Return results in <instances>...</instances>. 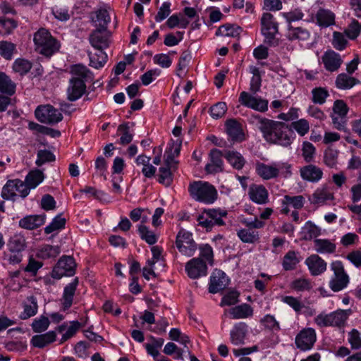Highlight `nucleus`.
<instances>
[{"instance_id": "obj_59", "label": "nucleus", "mask_w": 361, "mask_h": 361, "mask_svg": "<svg viewBox=\"0 0 361 361\" xmlns=\"http://www.w3.org/2000/svg\"><path fill=\"white\" fill-rule=\"evenodd\" d=\"M290 127L291 130L293 129L300 136L305 135L310 130L309 122L305 118L292 122Z\"/></svg>"}, {"instance_id": "obj_38", "label": "nucleus", "mask_w": 361, "mask_h": 361, "mask_svg": "<svg viewBox=\"0 0 361 361\" xmlns=\"http://www.w3.org/2000/svg\"><path fill=\"white\" fill-rule=\"evenodd\" d=\"M230 314L234 319H245L252 316L253 310L250 305L244 303L231 308Z\"/></svg>"}, {"instance_id": "obj_21", "label": "nucleus", "mask_w": 361, "mask_h": 361, "mask_svg": "<svg viewBox=\"0 0 361 361\" xmlns=\"http://www.w3.org/2000/svg\"><path fill=\"white\" fill-rule=\"evenodd\" d=\"M222 153L217 149L211 150L209 153V161L205 166V171L207 173L212 174L223 171Z\"/></svg>"}, {"instance_id": "obj_16", "label": "nucleus", "mask_w": 361, "mask_h": 361, "mask_svg": "<svg viewBox=\"0 0 361 361\" xmlns=\"http://www.w3.org/2000/svg\"><path fill=\"white\" fill-rule=\"evenodd\" d=\"M281 212L287 214L290 211V207L295 209H300L304 207L305 200L302 195H285L281 200Z\"/></svg>"}, {"instance_id": "obj_41", "label": "nucleus", "mask_w": 361, "mask_h": 361, "mask_svg": "<svg viewBox=\"0 0 361 361\" xmlns=\"http://www.w3.org/2000/svg\"><path fill=\"white\" fill-rule=\"evenodd\" d=\"M310 32L306 29L300 27H294L288 25L287 36L290 40L306 41L310 37Z\"/></svg>"}, {"instance_id": "obj_49", "label": "nucleus", "mask_w": 361, "mask_h": 361, "mask_svg": "<svg viewBox=\"0 0 361 361\" xmlns=\"http://www.w3.org/2000/svg\"><path fill=\"white\" fill-rule=\"evenodd\" d=\"M206 214L213 224L223 225L224 224L223 218L226 217L228 213L226 210L222 209H210L207 211Z\"/></svg>"}, {"instance_id": "obj_55", "label": "nucleus", "mask_w": 361, "mask_h": 361, "mask_svg": "<svg viewBox=\"0 0 361 361\" xmlns=\"http://www.w3.org/2000/svg\"><path fill=\"white\" fill-rule=\"evenodd\" d=\"M237 235L243 242L247 243H253L259 239L258 232L251 229H240L238 231Z\"/></svg>"}, {"instance_id": "obj_50", "label": "nucleus", "mask_w": 361, "mask_h": 361, "mask_svg": "<svg viewBox=\"0 0 361 361\" xmlns=\"http://www.w3.org/2000/svg\"><path fill=\"white\" fill-rule=\"evenodd\" d=\"M334 199V194L326 188L317 189L312 195L314 204H324L328 200Z\"/></svg>"}, {"instance_id": "obj_56", "label": "nucleus", "mask_w": 361, "mask_h": 361, "mask_svg": "<svg viewBox=\"0 0 361 361\" xmlns=\"http://www.w3.org/2000/svg\"><path fill=\"white\" fill-rule=\"evenodd\" d=\"M200 257L207 264L212 266L214 264V252L212 247L208 244L201 245L199 247Z\"/></svg>"}, {"instance_id": "obj_8", "label": "nucleus", "mask_w": 361, "mask_h": 361, "mask_svg": "<svg viewBox=\"0 0 361 361\" xmlns=\"http://www.w3.org/2000/svg\"><path fill=\"white\" fill-rule=\"evenodd\" d=\"M35 114L39 122L49 125L58 123L63 119L61 112L49 104L38 106Z\"/></svg>"}, {"instance_id": "obj_42", "label": "nucleus", "mask_w": 361, "mask_h": 361, "mask_svg": "<svg viewBox=\"0 0 361 361\" xmlns=\"http://www.w3.org/2000/svg\"><path fill=\"white\" fill-rule=\"evenodd\" d=\"M137 231L142 240L149 245H154L157 242L159 235L145 225L139 224L137 226Z\"/></svg>"}, {"instance_id": "obj_27", "label": "nucleus", "mask_w": 361, "mask_h": 361, "mask_svg": "<svg viewBox=\"0 0 361 361\" xmlns=\"http://www.w3.org/2000/svg\"><path fill=\"white\" fill-rule=\"evenodd\" d=\"M80 324L78 321H72L69 324L64 323L58 326L57 331L63 334L61 342H64L73 337L79 330Z\"/></svg>"}, {"instance_id": "obj_3", "label": "nucleus", "mask_w": 361, "mask_h": 361, "mask_svg": "<svg viewBox=\"0 0 361 361\" xmlns=\"http://www.w3.org/2000/svg\"><path fill=\"white\" fill-rule=\"evenodd\" d=\"M191 197L196 201L212 204L217 199V190L212 184L205 181H195L190 184Z\"/></svg>"}, {"instance_id": "obj_9", "label": "nucleus", "mask_w": 361, "mask_h": 361, "mask_svg": "<svg viewBox=\"0 0 361 361\" xmlns=\"http://www.w3.org/2000/svg\"><path fill=\"white\" fill-rule=\"evenodd\" d=\"M332 110L331 117L334 126L339 130H345L347 121L346 115L348 111L347 104L343 100H336Z\"/></svg>"}, {"instance_id": "obj_11", "label": "nucleus", "mask_w": 361, "mask_h": 361, "mask_svg": "<svg viewBox=\"0 0 361 361\" xmlns=\"http://www.w3.org/2000/svg\"><path fill=\"white\" fill-rule=\"evenodd\" d=\"M317 340L316 331L312 328L302 329L295 337V345L302 350H310Z\"/></svg>"}, {"instance_id": "obj_6", "label": "nucleus", "mask_w": 361, "mask_h": 361, "mask_svg": "<svg viewBox=\"0 0 361 361\" xmlns=\"http://www.w3.org/2000/svg\"><path fill=\"white\" fill-rule=\"evenodd\" d=\"M238 101L242 106L256 111L265 112L268 110V100L251 92L243 91Z\"/></svg>"}, {"instance_id": "obj_60", "label": "nucleus", "mask_w": 361, "mask_h": 361, "mask_svg": "<svg viewBox=\"0 0 361 361\" xmlns=\"http://www.w3.org/2000/svg\"><path fill=\"white\" fill-rule=\"evenodd\" d=\"M312 102L314 104H323L329 94L326 89L324 87H315L312 90Z\"/></svg>"}, {"instance_id": "obj_53", "label": "nucleus", "mask_w": 361, "mask_h": 361, "mask_svg": "<svg viewBox=\"0 0 361 361\" xmlns=\"http://www.w3.org/2000/svg\"><path fill=\"white\" fill-rule=\"evenodd\" d=\"M32 68V63L25 59H17L13 64V70L20 75L27 73Z\"/></svg>"}, {"instance_id": "obj_30", "label": "nucleus", "mask_w": 361, "mask_h": 361, "mask_svg": "<svg viewBox=\"0 0 361 361\" xmlns=\"http://www.w3.org/2000/svg\"><path fill=\"white\" fill-rule=\"evenodd\" d=\"M7 246L8 252L22 253L27 247L25 238L20 233L14 234L8 240Z\"/></svg>"}, {"instance_id": "obj_25", "label": "nucleus", "mask_w": 361, "mask_h": 361, "mask_svg": "<svg viewBox=\"0 0 361 361\" xmlns=\"http://www.w3.org/2000/svg\"><path fill=\"white\" fill-rule=\"evenodd\" d=\"M78 284V279H74L71 283L65 286L62 298V308L63 310H68L72 305L73 296Z\"/></svg>"}, {"instance_id": "obj_46", "label": "nucleus", "mask_w": 361, "mask_h": 361, "mask_svg": "<svg viewBox=\"0 0 361 361\" xmlns=\"http://www.w3.org/2000/svg\"><path fill=\"white\" fill-rule=\"evenodd\" d=\"M257 174L263 180L275 178L272 162L269 164L264 163H257L255 166Z\"/></svg>"}, {"instance_id": "obj_29", "label": "nucleus", "mask_w": 361, "mask_h": 361, "mask_svg": "<svg viewBox=\"0 0 361 361\" xmlns=\"http://www.w3.org/2000/svg\"><path fill=\"white\" fill-rule=\"evenodd\" d=\"M70 72L72 75L71 79L82 80L85 83L93 78L92 73L85 66L82 64L72 66Z\"/></svg>"}, {"instance_id": "obj_2", "label": "nucleus", "mask_w": 361, "mask_h": 361, "mask_svg": "<svg viewBox=\"0 0 361 361\" xmlns=\"http://www.w3.org/2000/svg\"><path fill=\"white\" fill-rule=\"evenodd\" d=\"M35 49L42 55L50 56L60 48L59 42L44 28L39 29L34 35Z\"/></svg>"}, {"instance_id": "obj_24", "label": "nucleus", "mask_w": 361, "mask_h": 361, "mask_svg": "<svg viewBox=\"0 0 361 361\" xmlns=\"http://www.w3.org/2000/svg\"><path fill=\"white\" fill-rule=\"evenodd\" d=\"M226 131L233 141H242L244 139L241 125L235 119H229L226 123Z\"/></svg>"}, {"instance_id": "obj_54", "label": "nucleus", "mask_w": 361, "mask_h": 361, "mask_svg": "<svg viewBox=\"0 0 361 361\" xmlns=\"http://www.w3.org/2000/svg\"><path fill=\"white\" fill-rule=\"evenodd\" d=\"M66 219L61 215L55 216L51 222L44 228V232L47 234H50L54 232H57L64 228Z\"/></svg>"}, {"instance_id": "obj_4", "label": "nucleus", "mask_w": 361, "mask_h": 361, "mask_svg": "<svg viewBox=\"0 0 361 361\" xmlns=\"http://www.w3.org/2000/svg\"><path fill=\"white\" fill-rule=\"evenodd\" d=\"M30 193L29 188L24 181L20 179L8 180L1 190L4 200H14L16 197H25Z\"/></svg>"}, {"instance_id": "obj_45", "label": "nucleus", "mask_w": 361, "mask_h": 361, "mask_svg": "<svg viewBox=\"0 0 361 361\" xmlns=\"http://www.w3.org/2000/svg\"><path fill=\"white\" fill-rule=\"evenodd\" d=\"M16 85L5 73L0 72V92L13 95L16 92Z\"/></svg>"}, {"instance_id": "obj_10", "label": "nucleus", "mask_w": 361, "mask_h": 361, "mask_svg": "<svg viewBox=\"0 0 361 361\" xmlns=\"http://www.w3.org/2000/svg\"><path fill=\"white\" fill-rule=\"evenodd\" d=\"M75 263L70 256L62 257L51 272L54 279H59L63 276H71L75 273Z\"/></svg>"}, {"instance_id": "obj_18", "label": "nucleus", "mask_w": 361, "mask_h": 361, "mask_svg": "<svg viewBox=\"0 0 361 361\" xmlns=\"http://www.w3.org/2000/svg\"><path fill=\"white\" fill-rule=\"evenodd\" d=\"M305 264L312 276H319L326 270V262L316 254L308 257L305 259Z\"/></svg>"}, {"instance_id": "obj_17", "label": "nucleus", "mask_w": 361, "mask_h": 361, "mask_svg": "<svg viewBox=\"0 0 361 361\" xmlns=\"http://www.w3.org/2000/svg\"><path fill=\"white\" fill-rule=\"evenodd\" d=\"M228 278L221 270H215L210 276L209 291L211 293H216L224 290L228 284Z\"/></svg>"}, {"instance_id": "obj_44", "label": "nucleus", "mask_w": 361, "mask_h": 361, "mask_svg": "<svg viewBox=\"0 0 361 361\" xmlns=\"http://www.w3.org/2000/svg\"><path fill=\"white\" fill-rule=\"evenodd\" d=\"M300 262L299 253L295 251H289L283 257L282 266L284 270L290 271L294 269Z\"/></svg>"}, {"instance_id": "obj_63", "label": "nucleus", "mask_w": 361, "mask_h": 361, "mask_svg": "<svg viewBox=\"0 0 361 361\" xmlns=\"http://www.w3.org/2000/svg\"><path fill=\"white\" fill-rule=\"evenodd\" d=\"M17 27L16 22L11 19L0 18V35L11 34Z\"/></svg>"}, {"instance_id": "obj_26", "label": "nucleus", "mask_w": 361, "mask_h": 361, "mask_svg": "<svg viewBox=\"0 0 361 361\" xmlns=\"http://www.w3.org/2000/svg\"><path fill=\"white\" fill-rule=\"evenodd\" d=\"M44 222V215H29L19 221V226L25 229L32 230L43 225Z\"/></svg>"}, {"instance_id": "obj_58", "label": "nucleus", "mask_w": 361, "mask_h": 361, "mask_svg": "<svg viewBox=\"0 0 361 361\" xmlns=\"http://www.w3.org/2000/svg\"><path fill=\"white\" fill-rule=\"evenodd\" d=\"M290 288L298 292L310 290L312 288L310 280L305 278H300L294 280L290 285Z\"/></svg>"}, {"instance_id": "obj_35", "label": "nucleus", "mask_w": 361, "mask_h": 361, "mask_svg": "<svg viewBox=\"0 0 361 361\" xmlns=\"http://www.w3.org/2000/svg\"><path fill=\"white\" fill-rule=\"evenodd\" d=\"M60 252L59 246L43 245L37 250L36 256L42 259L56 258Z\"/></svg>"}, {"instance_id": "obj_33", "label": "nucleus", "mask_w": 361, "mask_h": 361, "mask_svg": "<svg viewBox=\"0 0 361 361\" xmlns=\"http://www.w3.org/2000/svg\"><path fill=\"white\" fill-rule=\"evenodd\" d=\"M111 20L109 12L106 9L101 8L95 12L92 18L96 30H107V25Z\"/></svg>"}, {"instance_id": "obj_20", "label": "nucleus", "mask_w": 361, "mask_h": 361, "mask_svg": "<svg viewBox=\"0 0 361 361\" xmlns=\"http://www.w3.org/2000/svg\"><path fill=\"white\" fill-rule=\"evenodd\" d=\"M262 32L268 39H272L278 32V24L274 20V16L265 13L261 18Z\"/></svg>"}, {"instance_id": "obj_15", "label": "nucleus", "mask_w": 361, "mask_h": 361, "mask_svg": "<svg viewBox=\"0 0 361 361\" xmlns=\"http://www.w3.org/2000/svg\"><path fill=\"white\" fill-rule=\"evenodd\" d=\"M249 331L248 326L245 322H238L234 324L230 331V341L235 345L245 343V340Z\"/></svg>"}, {"instance_id": "obj_1", "label": "nucleus", "mask_w": 361, "mask_h": 361, "mask_svg": "<svg viewBox=\"0 0 361 361\" xmlns=\"http://www.w3.org/2000/svg\"><path fill=\"white\" fill-rule=\"evenodd\" d=\"M259 129L267 142L283 147L290 145L295 138L293 130L281 121L262 119Z\"/></svg>"}, {"instance_id": "obj_22", "label": "nucleus", "mask_w": 361, "mask_h": 361, "mask_svg": "<svg viewBox=\"0 0 361 361\" xmlns=\"http://www.w3.org/2000/svg\"><path fill=\"white\" fill-rule=\"evenodd\" d=\"M322 61L325 68L331 72L337 71L343 63L340 54L333 50L325 52L322 56Z\"/></svg>"}, {"instance_id": "obj_13", "label": "nucleus", "mask_w": 361, "mask_h": 361, "mask_svg": "<svg viewBox=\"0 0 361 361\" xmlns=\"http://www.w3.org/2000/svg\"><path fill=\"white\" fill-rule=\"evenodd\" d=\"M110 37L108 30H95L90 35L89 41L94 49H106L110 44Z\"/></svg>"}, {"instance_id": "obj_61", "label": "nucleus", "mask_w": 361, "mask_h": 361, "mask_svg": "<svg viewBox=\"0 0 361 361\" xmlns=\"http://www.w3.org/2000/svg\"><path fill=\"white\" fill-rule=\"evenodd\" d=\"M49 324L50 322L48 317L40 316L39 318L34 319L31 326L33 331L42 333L49 328Z\"/></svg>"}, {"instance_id": "obj_64", "label": "nucleus", "mask_w": 361, "mask_h": 361, "mask_svg": "<svg viewBox=\"0 0 361 361\" xmlns=\"http://www.w3.org/2000/svg\"><path fill=\"white\" fill-rule=\"evenodd\" d=\"M15 51L14 44L6 41L0 42V55L6 59H11Z\"/></svg>"}, {"instance_id": "obj_47", "label": "nucleus", "mask_w": 361, "mask_h": 361, "mask_svg": "<svg viewBox=\"0 0 361 361\" xmlns=\"http://www.w3.org/2000/svg\"><path fill=\"white\" fill-rule=\"evenodd\" d=\"M301 233L305 240H311L320 235L321 229L314 223L308 221L302 226Z\"/></svg>"}, {"instance_id": "obj_23", "label": "nucleus", "mask_w": 361, "mask_h": 361, "mask_svg": "<svg viewBox=\"0 0 361 361\" xmlns=\"http://www.w3.org/2000/svg\"><path fill=\"white\" fill-rule=\"evenodd\" d=\"M56 339V331H49L45 334L33 336L31 338L30 343L35 348H43L45 346L54 343Z\"/></svg>"}, {"instance_id": "obj_62", "label": "nucleus", "mask_w": 361, "mask_h": 361, "mask_svg": "<svg viewBox=\"0 0 361 361\" xmlns=\"http://www.w3.org/2000/svg\"><path fill=\"white\" fill-rule=\"evenodd\" d=\"M118 133L121 135L119 143L126 145L129 144L133 140V135L130 132L129 127L126 124L120 125L117 130Z\"/></svg>"}, {"instance_id": "obj_48", "label": "nucleus", "mask_w": 361, "mask_h": 361, "mask_svg": "<svg viewBox=\"0 0 361 361\" xmlns=\"http://www.w3.org/2000/svg\"><path fill=\"white\" fill-rule=\"evenodd\" d=\"M358 81L347 74H339L336 80V85L338 89L345 90L353 87Z\"/></svg>"}, {"instance_id": "obj_28", "label": "nucleus", "mask_w": 361, "mask_h": 361, "mask_svg": "<svg viewBox=\"0 0 361 361\" xmlns=\"http://www.w3.org/2000/svg\"><path fill=\"white\" fill-rule=\"evenodd\" d=\"M300 176L303 180L317 182L322 177V171L315 166L309 165L300 169Z\"/></svg>"}, {"instance_id": "obj_57", "label": "nucleus", "mask_w": 361, "mask_h": 361, "mask_svg": "<svg viewBox=\"0 0 361 361\" xmlns=\"http://www.w3.org/2000/svg\"><path fill=\"white\" fill-rule=\"evenodd\" d=\"M361 32V24L356 20H352L345 29L344 33L349 39L354 40L357 38Z\"/></svg>"}, {"instance_id": "obj_12", "label": "nucleus", "mask_w": 361, "mask_h": 361, "mask_svg": "<svg viewBox=\"0 0 361 361\" xmlns=\"http://www.w3.org/2000/svg\"><path fill=\"white\" fill-rule=\"evenodd\" d=\"M185 270L190 279H195L207 274V264L202 259L194 257L185 264Z\"/></svg>"}, {"instance_id": "obj_32", "label": "nucleus", "mask_w": 361, "mask_h": 361, "mask_svg": "<svg viewBox=\"0 0 361 361\" xmlns=\"http://www.w3.org/2000/svg\"><path fill=\"white\" fill-rule=\"evenodd\" d=\"M45 178L44 173L38 169L30 171L25 178V183L27 185L29 191L37 188Z\"/></svg>"}, {"instance_id": "obj_51", "label": "nucleus", "mask_w": 361, "mask_h": 361, "mask_svg": "<svg viewBox=\"0 0 361 361\" xmlns=\"http://www.w3.org/2000/svg\"><path fill=\"white\" fill-rule=\"evenodd\" d=\"M331 44L334 48L338 51L344 50L348 44V41L346 38L345 34L343 32H340L335 31L332 35V40Z\"/></svg>"}, {"instance_id": "obj_39", "label": "nucleus", "mask_w": 361, "mask_h": 361, "mask_svg": "<svg viewBox=\"0 0 361 361\" xmlns=\"http://www.w3.org/2000/svg\"><path fill=\"white\" fill-rule=\"evenodd\" d=\"M314 249L320 254H330L336 250V245L328 239H314Z\"/></svg>"}, {"instance_id": "obj_19", "label": "nucleus", "mask_w": 361, "mask_h": 361, "mask_svg": "<svg viewBox=\"0 0 361 361\" xmlns=\"http://www.w3.org/2000/svg\"><path fill=\"white\" fill-rule=\"evenodd\" d=\"M86 85L82 80L70 79L67 88V98L69 101L79 99L85 92Z\"/></svg>"}, {"instance_id": "obj_37", "label": "nucleus", "mask_w": 361, "mask_h": 361, "mask_svg": "<svg viewBox=\"0 0 361 361\" xmlns=\"http://www.w3.org/2000/svg\"><path fill=\"white\" fill-rule=\"evenodd\" d=\"M275 178L281 177L287 178L292 174V165L287 161H273Z\"/></svg>"}, {"instance_id": "obj_34", "label": "nucleus", "mask_w": 361, "mask_h": 361, "mask_svg": "<svg viewBox=\"0 0 361 361\" xmlns=\"http://www.w3.org/2000/svg\"><path fill=\"white\" fill-rule=\"evenodd\" d=\"M38 305L37 300L33 296L27 298L23 304V311L20 313V319H27L37 313Z\"/></svg>"}, {"instance_id": "obj_7", "label": "nucleus", "mask_w": 361, "mask_h": 361, "mask_svg": "<svg viewBox=\"0 0 361 361\" xmlns=\"http://www.w3.org/2000/svg\"><path fill=\"white\" fill-rule=\"evenodd\" d=\"M176 245L178 251L186 257L192 256L197 250L192 234L183 228L180 229L176 235Z\"/></svg>"}, {"instance_id": "obj_36", "label": "nucleus", "mask_w": 361, "mask_h": 361, "mask_svg": "<svg viewBox=\"0 0 361 361\" xmlns=\"http://www.w3.org/2000/svg\"><path fill=\"white\" fill-rule=\"evenodd\" d=\"M95 53L88 52L90 58V65L94 68H100L104 66L107 61V54L104 51V49H95Z\"/></svg>"}, {"instance_id": "obj_5", "label": "nucleus", "mask_w": 361, "mask_h": 361, "mask_svg": "<svg viewBox=\"0 0 361 361\" xmlns=\"http://www.w3.org/2000/svg\"><path fill=\"white\" fill-rule=\"evenodd\" d=\"M334 275L329 281V287L334 292H338L345 288L349 283V276L344 270L343 263L334 261L331 264Z\"/></svg>"}, {"instance_id": "obj_14", "label": "nucleus", "mask_w": 361, "mask_h": 361, "mask_svg": "<svg viewBox=\"0 0 361 361\" xmlns=\"http://www.w3.org/2000/svg\"><path fill=\"white\" fill-rule=\"evenodd\" d=\"M247 194L250 200L255 204H265L269 202V192L262 185H251Z\"/></svg>"}, {"instance_id": "obj_52", "label": "nucleus", "mask_w": 361, "mask_h": 361, "mask_svg": "<svg viewBox=\"0 0 361 361\" xmlns=\"http://www.w3.org/2000/svg\"><path fill=\"white\" fill-rule=\"evenodd\" d=\"M241 29L240 27L233 25H224L220 26L216 32V35L223 37H235L240 35Z\"/></svg>"}, {"instance_id": "obj_40", "label": "nucleus", "mask_w": 361, "mask_h": 361, "mask_svg": "<svg viewBox=\"0 0 361 361\" xmlns=\"http://www.w3.org/2000/svg\"><path fill=\"white\" fill-rule=\"evenodd\" d=\"M351 314L350 310H337L329 313L331 326H341Z\"/></svg>"}, {"instance_id": "obj_31", "label": "nucleus", "mask_w": 361, "mask_h": 361, "mask_svg": "<svg viewBox=\"0 0 361 361\" xmlns=\"http://www.w3.org/2000/svg\"><path fill=\"white\" fill-rule=\"evenodd\" d=\"M316 20L320 27H326L335 23V15L330 10L321 8L316 14Z\"/></svg>"}, {"instance_id": "obj_43", "label": "nucleus", "mask_w": 361, "mask_h": 361, "mask_svg": "<svg viewBox=\"0 0 361 361\" xmlns=\"http://www.w3.org/2000/svg\"><path fill=\"white\" fill-rule=\"evenodd\" d=\"M224 157L228 163L235 169H241L245 164V160L242 154L235 151H228L225 153Z\"/></svg>"}]
</instances>
